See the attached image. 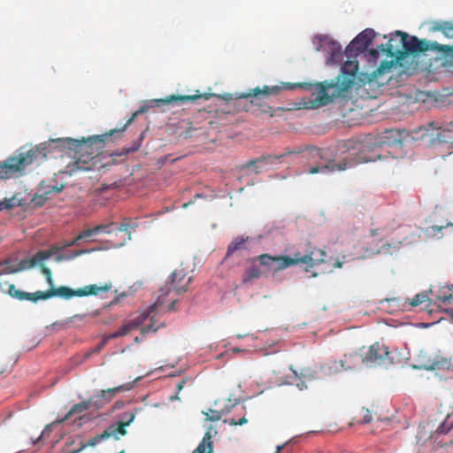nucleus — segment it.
Here are the masks:
<instances>
[{"label": "nucleus", "instance_id": "obj_18", "mask_svg": "<svg viewBox=\"0 0 453 453\" xmlns=\"http://www.w3.org/2000/svg\"><path fill=\"white\" fill-rule=\"evenodd\" d=\"M301 150H286V151L281 154V155H279V156H273V155H268L266 157H258V158H256V159H253V160H250L249 162H247L246 164H244L242 168V169H250L251 167L254 168V173H259L262 172V169H261V166L260 165L264 162H271L273 163V159H280L283 157H286V156H288V155H292V154H298L300 153Z\"/></svg>", "mask_w": 453, "mask_h": 453}, {"label": "nucleus", "instance_id": "obj_53", "mask_svg": "<svg viewBox=\"0 0 453 453\" xmlns=\"http://www.w3.org/2000/svg\"><path fill=\"white\" fill-rule=\"evenodd\" d=\"M185 382L186 381L183 380L176 385L177 393H179L183 388Z\"/></svg>", "mask_w": 453, "mask_h": 453}, {"label": "nucleus", "instance_id": "obj_4", "mask_svg": "<svg viewBox=\"0 0 453 453\" xmlns=\"http://www.w3.org/2000/svg\"><path fill=\"white\" fill-rule=\"evenodd\" d=\"M357 357H359L362 363L367 366H387L394 363V358L391 357V352H389L388 347L379 342H375L368 349L362 348L359 353L355 352L344 355L343 358L340 361H332L325 366H322V368H328L335 372L342 370H348L351 368L353 359Z\"/></svg>", "mask_w": 453, "mask_h": 453}, {"label": "nucleus", "instance_id": "obj_42", "mask_svg": "<svg viewBox=\"0 0 453 453\" xmlns=\"http://www.w3.org/2000/svg\"><path fill=\"white\" fill-rule=\"evenodd\" d=\"M392 65H393V61H391V62L383 61L381 63V65H380V67L378 68V71L380 73H381L386 69H390L392 67Z\"/></svg>", "mask_w": 453, "mask_h": 453}, {"label": "nucleus", "instance_id": "obj_1", "mask_svg": "<svg viewBox=\"0 0 453 453\" xmlns=\"http://www.w3.org/2000/svg\"><path fill=\"white\" fill-rule=\"evenodd\" d=\"M146 111L142 107L132 114L127 123L119 129H112L109 133L101 135H96L85 140H77L73 138H64L52 140L50 143H41L27 152H21L19 155L9 157L6 160L0 163V180H6L21 173L25 168L37 160H43L47 157L49 147L55 144V147L68 149L75 152L74 157L76 169L88 171L92 168L91 161L95 156L98 155L104 147L105 141L115 133H122L126 127L130 125L135 118Z\"/></svg>", "mask_w": 453, "mask_h": 453}, {"label": "nucleus", "instance_id": "obj_62", "mask_svg": "<svg viewBox=\"0 0 453 453\" xmlns=\"http://www.w3.org/2000/svg\"><path fill=\"white\" fill-rule=\"evenodd\" d=\"M282 448H283V446H279V447L277 448V452H280V451L282 449Z\"/></svg>", "mask_w": 453, "mask_h": 453}, {"label": "nucleus", "instance_id": "obj_19", "mask_svg": "<svg viewBox=\"0 0 453 453\" xmlns=\"http://www.w3.org/2000/svg\"><path fill=\"white\" fill-rule=\"evenodd\" d=\"M260 263L257 260V257L253 258L251 264L249 267L246 268L243 275H242V282L249 283L253 281L254 280L259 279L261 276L265 274V270H261Z\"/></svg>", "mask_w": 453, "mask_h": 453}, {"label": "nucleus", "instance_id": "obj_61", "mask_svg": "<svg viewBox=\"0 0 453 453\" xmlns=\"http://www.w3.org/2000/svg\"><path fill=\"white\" fill-rule=\"evenodd\" d=\"M402 242H399L397 244H394V249H398L399 248V245L401 244Z\"/></svg>", "mask_w": 453, "mask_h": 453}, {"label": "nucleus", "instance_id": "obj_24", "mask_svg": "<svg viewBox=\"0 0 453 453\" xmlns=\"http://www.w3.org/2000/svg\"><path fill=\"white\" fill-rule=\"evenodd\" d=\"M435 434L448 436L449 442L453 444V419H451L450 416H447L445 420L436 429Z\"/></svg>", "mask_w": 453, "mask_h": 453}, {"label": "nucleus", "instance_id": "obj_13", "mask_svg": "<svg viewBox=\"0 0 453 453\" xmlns=\"http://www.w3.org/2000/svg\"><path fill=\"white\" fill-rule=\"evenodd\" d=\"M419 367L425 370H441L449 366V362L435 352L421 351L418 357Z\"/></svg>", "mask_w": 453, "mask_h": 453}, {"label": "nucleus", "instance_id": "obj_11", "mask_svg": "<svg viewBox=\"0 0 453 453\" xmlns=\"http://www.w3.org/2000/svg\"><path fill=\"white\" fill-rule=\"evenodd\" d=\"M134 388V382H128L112 388L101 390L88 398L91 409L99 410L108 404L117 393L129 391Z\"/></svg>", "mask_w": 453, "mask_h": 453}, {"label": "nucleus", "instance_id": "obj_30", "mask_svg": "<svg viewBox=\"0 0 453 453\" xmlns=\"http://www.w3.org/2000/svg\"><path fill=\"white\" fill-rule=\"evenodd\" d=\"M426 302H430V298L428 294L426 292L418 293L412 299L409 300V302L407 301V303L412 307H417Z\"/></svg>", "mask_w": 453, "mask_h": 453}, {"label": "nucleus", "instance_id": "obj_12", "mask_svg": "<svg viewBox=\"0 0 453 453\" xmlns=\"http://www.w3.org/2000/svg\"><path fill=\"white\" fill-rule=\"evenodd\" d=\"M374 36L375 32L373 29H365L359 33L346 47L344 51L345 55L348 57V58H350L351 57H356L360 52L365 51L371 44Z\"/></svg>", "mask_w": 453, "mask_h": 453}, {"label": "nucleus", "instance_id": "obj_59", "mask_svg": "<svg viewBox=\"0 0 453 453\" xmlns=\"http://www.w3.org/2000/svg\"><path fill=\"white\" fill-rule=\"evenodd\" d=\"M175 399H177V400H179V399H180V398H179V396H178V395H172V396H170V400H171V401H173V400H175Z\"/></svg>", "mask_w": 453, "mask_h": 453}, {"label": "nucleus", "instance_id": "obj_35", "mask_svg": "<svg viewBox=\"0 0 453 453\" xmlns=\"http://www.w3.org/2000/svg\"><path fill=\"white\" fill-rule=\"evenodd\" d=\"M88 252H89L88 250H80L74 251L73 255L68 256V257H65L64 255H58L56 259H57V261H62V260H65V259H72V258H74V257H76L78 256H81V255H83V254H87Z\"/></svg>", "mask_w": 453, "mask_h": 453}, {"label": "nucleus", "instance_id": "obj_23", "mask_svg": "<svg viewBox=\"0 0 453 453\" xmlns=\"http://www.w3.org/2000/svg\"><path fill=\"white\" fill-rule=\"evenodd\" d=\"M326 51L330 55L328 62L340 63L342 60V46L335 41H329L326 45Z\"/></svg>", "mask_w": 453, "mask_h": 453}, {"label": "nucleus", "instance_id": "obj_14", "mask_svg": "<svg viewBox=\"0 0 453 453\" xmlns=\"http://www.w3.org/2000/svg\"><path fill=\"white\" fill-rule=\"evenodd\" d=\"M170 288L176 293L180 294L188 290V287L192 281V276L187 268L182 266L176 268L170 275Z\"/></svg>", "mask_w": 453, "mask_h": 453}, {"label": "nucleus", "instance_id": "obj_38", "mask_svg": "<svg viewBox=\"0 0 453 453\" xmlns=\"http://www.w3.org/2000/svg\"><path fill=\"white\" fill-rule=\"evenodd\" d=\"M293 371V373L295 375V378L298 380V381L296 382V387L300 389V390H303L304 388H307V386H306V381L305 380L303 379H300V377L298 376V373L296 370H292Z\"/></svg>", "mask_w": 453, "mask_h": 453}, {"label": "nucleus", "instance_id": "obj_31", "mask_svg": "<svg viewBox=\"0 0 453 453\" xmlns=\"http://www.w3.org/2000/svg\"><path fill=\"white\" fill-rule=\"evenodd\" d=\"M110 341V339H108V335H105L104 337V339L97 344L96 347H95L93 349L88 351L84 356H83V358L82 360L81 361L83 362L85 360H87L88 358H89L93 354H97L99 353L104 347L105 345L107 344V342Z\"/></svg>", "mask_w": 453, "mask_h": 453}, {"label": "nucleus", "instance_id": "obj_33", "mask_svg": "<svg viewBox=\"0 0 453 453\" xmlns=\"http://www.w3.org/2000/svg\"><path fill=\"white\" fill-rule=\"evenodd\" d=\"M114 226L115 223L113 222H111L109 224H101L94 227V232H96V234L100 233L111 234L114 232Z\"/></svg>", "mask_w": 453, "mask_h": 453}, {"label": "nucleus", "instance_id": "obj_36", "mask_svg": "<svg viewBox=\"0 0 453 453\" xmlns=\"http://www.w3.org/2000/svg\"><path fill=\"white\" fill-rule=\"evenodd\" d=\"M387 134H388L387 136L388 139H390L392 138L393 141L391 142L392 143H400L401 142V133L397 130H388L387 131Z\"/></svg>", "mask_w": 453, "mask_h": 453}, {"label": "nucleus", "instance_id": "obj_7", "mask_svg": "<svg viewBox=\"0 0 453 453\" xmlns=\"http://www.w3.org/2000/svg\"><path fill=\"white\" fill-rule=\"evenodd\" d=\"M125 418H127L125 421H119L108 426L102 434L89 439L86 443H82L81 448L72 453H79L87 447H94L100 443L102 441L109 439L111 437L115 440H119L120 436L127 434L126 427L129 426L135 418V413L130 412L126 413Z\"/></svg>", "mask_w": 453, "mask_h": 453}, {"label": "nucleus", "instance_id": "obj_56", "mask_svg": "<svg viewBox=\"0 0 453 453\" xmlns=\"http://www.w3.org/2000/svg\"><path fill=\"white\" fill-rule=\"evenodd\" d=\"M84 317H85V315H74L72 319H80V320H81V319H84Z\"/></svg>", "mask_w": 453, "mask_h": 453}, {"label": "nucleus", "instance_id": "obj_40", "mask_svg": "<svg viewBox=\"0 0 453 453\" xmlns=\"http://www.w3.org/2000/svg\"><path fill=\"white\" fill-rule=\"evenodd\" d=\"M142 140V136L140 137V141L139 142H134V144L126 149V152L127 153H130V152H134V151H136L139 150L140 146H141V141Z\"/></svg>", "mask_w": 453, "mask_h": 453}, {"label": "nucleus", "instance_id": "obj_16", "mask_svg": "<svg viewBox=\"0 0 453 453\" xmlns=\"http://www.w3.org/2000/svg\"><path fill=\"white\" fill-rule=\"evenodd\" d=\"M282 90V88L280 86H266L265 85L263 88H260L259 87H257L253 89H250L248 93H241L237 96V98H250L252 97L250 103L256 104L258 106H261L258 101L260 99V96H269L273 95H278Z\"/></svg>", "mask_w": 453, "mask_h": 453}, {"label": "nucleus", "instance_id": "obj_3", "mask_svg": "<svg viewBox=\"0 0 453 453\" xmlns=\"http://www.w3.org/2000/svg\"><path fill=\"white\" fill-rule=\"evenodd\" d=\"M112 287L111 282L97 285L91 284L87 285L83 288L73 290L68 287L61 286L59 288H51L47 291H37L35 293H27L21 290H19L15 288L13 284L9 286V295L11 296L16 297L17 299L29 300L33 302H37L38 300H46L51 298L53 296H60L65 299H69L73 296H97L100 293H105L109 291Z\"/></svg>", "mask_w": 453, "mask_h": 453}, {"label": "nucleus", "instance_id": "obj_54", "mask_svg": "<svg viewBox=\"0 0 453 453\" xmlns=\"http://www.w3.org/2000/svg\"><path fill=\"white\" fill-rule=\"evenodd\" d=\"M342 266V262L336 260L334 264V268H341Z\"/></svg>", "mask_w": 453, "mask_h": 453}, {"label": "nucleus", "instance_id": "obj_64", "mask_svg": "<svg viewBox=\"0 0 453 453\" xmlns=\"http://www.w3.org/2000/svg\"><path fill=\"white\" fill-rule=\"evenodd\" d=\"M123 244V242H120L119 244H116V246H121Z\"/></svg>", "mask_w": 453, "mask_h": 453}, {"label": "nucleus", "instance_id": "obj_37", "mask_svg": "<svg viewBox=\"0 0 453 453\" xmlns=\"http://www.w3.org/2000/svg\"><path fill=\"white\" fill-rule=\"evenodd\" d=\"M96 234V232H94V227L88 228L86 230L81 231L78 234V240H87L88 238H90L91 236Z\"/></svg>", "mask_w": 453, "mask_h": 453}, {"label": "nucleus", "instance_id": "obj_39", "mask_svg": "<svg viewBox=\"0 0 453 453\" xmlns=\"http://www.w3.org/2000/svg\"><path fill=\"white\" fill-rule=\"evenodd\" d=\"M363 411H365V414L363 416L362 420L360 421L363 424L370 423L372 420V416L371 411L368 409L364 408Z\"/></svg>", "mask_w": 453, "mask_h": 453}, {"label": "nucleus", "instance_id": "obj_2", "mask_svg": "<svg viewBox=\"0 0 453 453\" xmlns=\"http://www.w3.org/2000/svg\"><path fill=\"white\" fill-rule=\"evenodd\" d=\"M380 49L387 56L395 58V61L403 60L407 54L415 56L427 50H436L440 54L437 59L441 61V65L453 66V46L442 45L437 42H429L425 39L420 40L416 36H409L402 31H396L388 43L381 44Z\"/></svg>", "mask_w": 453, "mask_h": 453}, {"label": "nucleus", "instance_id": "obj_29", "mask_svg": "<svg viewBox=\"0 0 453 453\" xmlns=\"http://www.w3.org/2000/svg\"><path fill=\"white\" fill-rule=\"evenodd\" d=\"M449 226L453 227V224L448 223L445 226H428L426 228L425 233L427 236L440 238V237H441V233L442 229L447 228Z\"/></svg>", "mask_w": 453, "mask_h": 453}, {"label": "nucleus", "instance_id": "obj_27", "mask_svg": "<svg viewBox=\"0 0 453 453\" xmlns=\"http://www.w3.org/2000/svg\"><path fill=\"white\" fill-rule=\"evenodd\" d=\"M249 238L237 237L227 247L226 257H230L237 250H246V242Z\"/></svg>", "mask_w": 453, "mask_h": 453}, {"label": "nucleus", "instance_id": "obj_17", "mask_svg": "<svg viewBox=\"0 0 453 453\" xmlns=\"http://www.w3.org/2000/svg\"><path fill=\"white\" fill-rule=\"evenodd\" d=\"M219 97L218 95L214 93H200L198 90L196 91L193 95L188 96H175L171 95L165 99L158 100L159 103L162 104H172V103H185V102H194L197 99H204V100H210L211 97Z\"/></svg>", "mask_w": 453, "mask_h": 453}, {"label": "nucleus", "instance_id": "obj_52", "mask_svg": "<svg viewBox=\"0 0 453 453\" xmlns=\"http://www.w3.org/2000/svg\"><path fill=\"white\" fill-rule=\"evenodd\" d=\"M372 160H374V158H372V157H362L359 158L357 162H369Z\"/></svg>", "mask_w": 453, "mask_h": 453}, {"label": "nucleus", "instance_id": "obj_25", "mask_svg": "<svg viewBox=\"0 0 453 453\" xmlns=\"http://www.w3.org/2000/svg\"><path fill=\"white\" fill-rule=\"evenodd\" d=\"M431 29L433 31H440L445 37L453 39V22L451 21H434Z\"/></svg>", "mask_w": 453, "mask_h": 453}, {"label": "nucleus", "instance_id": "obj_32", "mask_svg": "<svg viewBox=\"0 0 453 453\" xmlns=\"http://www.w3.org/2000/svg\"><path fill=\"white\" fill-rule=\"evenodd\" d=\"M20 200L16 196H12L11 198H6L0 203V210L2 209H12L17 206H20Z\"/></svg>", "mask_w": 453, "mask_h": 453}, {"label": "nucleus", "instance_id": "obj_22", "mask_svg": "<svg viewBox=\"0 0 453 453\" xmlns=\"http://www.w3.org/2000/svg\"><path fill=\"white\" fill-rule=\"evenodd\" d=\"M381 304L385 305V309L389 313H396L403 311L405 308L407 301H403L400 297L386 298L380 302Z\"/></svg>", "mask_w": 453, "mask_h": 453}, {"label": "nucleus", "instance_id": "obj_43", "mask_svg": "<svg viewBox=\"0 0 453 453\" xmlns=\"http://www.w3.org/2000/svg\"><path fill=\"white\" fill-rule=\"evenodd\" d=\"M196 130V128L190 127L182 133V136L186 139L190 138L193 136V132Z\"/></svg>", "mask_w": 453, "mask_h": 453}, {"label": "nucleus", "instance_id": "obj_15", "mask_svg": "<svg viewBox=\"0 0 453 453\" xmlns=\"http://www.w3.org/2000/svg\"><path fill=\"white\" fill-rule=\"evenodd\" d=\"M295 254L297 260V265L305 264L308 265L306 267L307 272H309L310 268H312L316 265L326 262V253L323 250L313 249L304 255H301L300 252H296Z\"/></svg>", "mask_w": 453, "mask_h": 453}, {"label": "nucleus", "instance_id": "obj_58", "mask_svg": "<svg viewBox=\"0 0 453 453\" xmlns=\"http://www.w3.org/2000/svg\"><path fill=\"white\" fill-rule=\"evenodd\" d=\"M391 246H392V245L388 243V244H387V245H383V246H382V249H384L385 250H388L391 248Z\"/></svg>", "mask_w": 453, "mask_h": 453}, {"label": "nucleus", "instance_id": "obj_51", "mask_svg": "<svg viewBox=\"0 0 453 453\" xmlns=\"http://www.w3.org/2000/svg\"><path fill=\"white\" fill-rule=\"evenodd\" d=\"M296 87H301V88H307V89H311L312 87H313V85L310 84V83L296 84Z\"/></svg>", "mask_w": 453, "mask_h": 453}, {"label": "nucleus", "instance_id": "obj_9", "mask_svg": "<svg viewBox=\"0 0 453 453\" xmlns=\"http://www.w3.org/2000/svg\"><path fill=\"white\" fill-rule=\"evenodd\" d=\"M342 71L344 75L337 78L339 86H336V88L338 92L334 96H346L349 90L353 87L356 74L358 71V62L357 60H347L344 62Z\"/></svg>", "mask_w": 453, "mask_h": 453}, {"label": "nucleus", "instance_id": "obj_44", "mask_svg": "<svg viewBox=\"0 0 453 453\" xmlns=\"http://www.w3.org/2000/svg\"><path fill=\"white\" fill-rule=\"evenodd\" d=\"M129 230V225L128 224H121L119 227L114 230L115 234H117L118 232H125L127 233Z\"/></svg>", "mask_w": 453, "mask_h": 453}, {"label": "nucleus", "instance_id": "obj_21", "mask_svg": "<svg viewBox=\"0 0 453 453\" xmlns=\"http://www.w3.org/2000/svg\"><path fill=\"white\" fill-rule=\"evenodd\" d=\"M64 245L59 247V246H52L49 250H40L38 251L35 255H34L32 257H30V264L29 265H36L37 264L48 259L49 257H50L52 255L59 252L60 250H62L64 249Z\"/></svg>", "mask_w": 453, "mask_h": 453}, {"label": "nucleus", "instance_id": "obj_26", "mask_svg": "<svg viewBox=\"0 0 453 453\" xmlns=\"http://www.w3.org/2000/svg\"><path fill=\"white\" fill-rule=\"evenodd\" d=\"M192 453H212V441L210 432L205 433L202 442Z\"/></svg>", "mask_w": 453, "mask_h": 453}, {"label": "nucleus", "instance_id": "obj_41", "mask_svg": "<svg viewBox=\"0 0 453 453\" xmlns=\"http://www.w3.org/2000/svg\"><path fill=\"white\" fill-rule=\"evenodd\" d=\"M247 422H248V420L245 417H242V418H239V419L231 418V420H230V424L233 426H242Z\"/></svg>", "mask_w": 453, "mask_h": 453}, {"label": "nucleus", "instance_id": "obj_6", "mask_svg": "<svg viewBox=\"0 0 453 453\" xmlns=\"http://www.w3.org/2000/svg\"><path fill=\"white\" fill-rule=\"evenodd\" d=\"M313 157H319V162L308 169L309 174L323 173L328 174L335 171H345L356 164L352 158L344 157L336 163L334 158L331 157L330 150L327 149H316L312 150Z\"/></svg>", "mask_w": 453, "mask_h": 453}, {"label": "nucleus", "instance_id": "obj_46", "mask_svg": "<svg viewBox=\"0 0 453 453\" xmlns=\"http://www.w3.org/2000/svg\"><path fill=\"white\" fill-rule=\"evenodd\" d=\"M42 273L46 276V278H50V276H52L51 271L43 265H42Z\"/></svg>", "mask_w": 453, "mask_h": 453}, {"label": "nucleus", "instance_id": "obj_34", "mask_svg": "<svg viewBox=\"0 0 453 453\" xmlns=\"http://www.w3.org/2000/svg\"><path fill=\"white\" fill-rule=\"evenodd\" d=\"M298 376L300 379H303L307 381H311L317 379L316 372L311 368H303Z\"/></svg>", "mask_w": 453, "mask_h": 453}, {"label": "nucleus", "instance_id": "obj_63", "mask_svg": "<svg viewBox=\"0 0 453 453\" xmlns=\"http://www.w3.org/2000/svg\"><path fill=\"white\" fill-rule=\"evenodd\" d=\"M107 188H109V186H104H104H103V188H102L101 189H102V190H104V189H107Z\"/></svg>", "mask_w": 453, "mask_h": 453}, {"label": "nucleus", "instance_id": "obj_50", "mask_svg": "<svg viewBox=\"0 0 453 453\" xmlns=\"http://www.w3.org/2000/svg\"><path fill=\"white\" fill-rule=\"evenodd\" d=\"M438 298L441 299L445 303L447 302H449L451 299H453V296H452V295H449V296H438Z\"/></svg>", "mask_w": 453, "mask_h": 453}, {"label": "nucleus", "instance_id": "obj_5", "mask_svg": "<svg viewBox=\"0 0 453 453\" xmlns=\"http://www.w3.org/2000/svg\"><path fill=\"white\" fill-rule=\"evenodd\" d=\"M161 290L163 293L159 296L157 301L155 303L150 305L146 311L142 312L135 319L125 323L116 332L107 334L108 339L111 340L128 334L131 331L139 328L149 317L150 318V323L147 326H142L141 329V334L143 336L150 331L156 333L160 327L165 326L164 323L156 326V316L157 310L165 303L164 296L168 294V291L165 293L164 292V288H162Z\"/></svg>", "mask_w": 453, "mask_h": 453}, {"label": "nucleus", "instance_id": "obj_48", "mask_svg": "<svg viewBox=\"0 0 453 453\" xmlns=\"http://www.w3.org/2000/svg\"><path fill=\"white\" fill-rule=\"evenodd\" d=\"M369 55H370L372 58L376 59V58H378V57H379V51H378L376 49H371V50H369Z\"/></svg>", "mask_w": 453, "mask_h": 453}, {"label": "nucleus", "instance_id": "obj_55", "mask_svg": "<svg viewBox=\"0 0 453 453\" xmlns=\"http://www.w3.org/2000/svg\"><path fill=\"white\" fill-rule=\"evenodd\" d=\"M174 305H175V300H173L170 304L168 305L166 311H171V310H173L174 309Z\"/></svg>", "mask_w": 453, "mask_h": 453}, {"label": "nucleus", "instance_id": "obj_45", "mask_svg": "<svg viewBox=\"0 0 453 453\" xmlns=\"http://www.w3.org/2000/svg\"><path fill=\"white\" fill-rule=\"evenodd\" d=\"M46 200H47V197L44 196H39L34 198V201L38 205H42Z\"/></svg>", "mask_w": 453, "mask_h": 453}, {"label": "nucleus", "instance_id": "obj_20", "mask_svg": "<svg viewBox=\"0 0 453 453\" xmlns=\"http://www.w3.org/2000/svg\"><path fill=\"white\" fill-rule=\"evenodd\" d=\"M29 261H30V258L22 259L19 263V265H10L9 259H5V260L0 262V266L3 267V269L0 273V277L4 273H15L20 272L24 269L34 267L35 265H29V264H30Z\"/></svg>", "mask_w": 453, "mask_h": 453}, {"label": "nucleus", "instance_id": "obj_60", "mask_svg": "<svg viewBox=\"0 0 453 453\" xmlns=\"http://www.w3.org/2000/svg\"><path fill=\"white\" fill-rule=\"evenodd\" d=\"M52 189L55 191V192H59L62 190V187L61 188H57V187H53Z\"/></svg>", "mask_w": 453, "mask_h": 453}, {"label": "nucleus", "instance_id": "obj_57", "mask_svg": "<svg viewBox=\"0 0 453 453\" xmlns=\"http://www.w3.org/2000/svg\"><path fill=\"white\" fill-rule=\"evenodd\" d=\"M47 280V282L49 283L50 286H53V279H52V276H50V278H46Z\"/></svg>", "mask_w": 453, "mask_h": 453}, {"label": "nucleus", "instance_id": "obj_28", "mask_svg": "<svg viewBox=\"0 0 453 453\" xmlns=\"http://www.w3.org/2000/svg\"><path fill=\"white\" fill-rule=\"evenodd\" d=\"M91 409L90 403H88V399L87 401L81 402L79 403L74 404L69 412L65 415L63 420L69 419L72 415L75 413H83L85 411Z\"/></svg>", "mask_w": 453, "mask_h": 453}, {"label": "nucleus", "instance_id": "obj_47", "mask_svg": "<svg viewBox=\"0 0 453 453\" xmlns=\"http://www.w3.org/2000/svg\"><path fill=\"white\" fill-rule=\"evenodd\" d=\"M80 240H78V236L76 238H74L73 240L70 241V242H66L65 244H64V247H70V246H73V245H75L78 243Z\"/></svg>", "mask_w": 453, "mask_h": 453}, {"label": "nucleus", "instance_id": "obj_49", "mask_svg": "<svg viewBox=\"0 0 453 453\" xmlns=\"http://www.w3.org/2000/svg\"><path fill=\"white\" fill-rule=\"evenodd\" d=\"M221 415L218 411H213V415L209 418L210 420H219L220 419Z\"/></svg>", "mask_w": 453, "mask_h": 453}, {"label": "nucleus", "instance_id": "obj_8", "mask_svg": "<svg viewBox=\"0 0 453 453\" xmlns=\"http://www.w3.org/2000/svg\"><path fill=\"white\" fill-rule=\"evenodd\" d=\"M336 86H339L338 81L335 83H327L325 81L314 85L316 91L311 94L313 98L309 104H305V107L315 109L327 105L334 98L345 97L346 96H334L338 92Z\"/></svg>", "mask_w": 453, "mask_h": 453}, {"label": "nucleus", "instance_id": "obj_10", "mask_svg": "<svg viewBox=\"0 0 453 453\" xmlns=\"http://www.w3.org/2000/svg\"><path fill=\"white\" fill-rule=\"evenodd\" d=\"M260 265L265 267L266 272H279L292 265H297L296 254L294 257L288 256H271L269 254H262L257 257Z\"/></svg>", "mask_w": 453, "mask_h": 453}]
</instances>
